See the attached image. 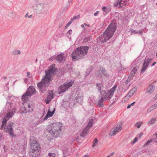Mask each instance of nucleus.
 Returning <instances> with one entry per match:
<instances>
[{
  "label": "nucleus",
  "instance_id": "f257e3e1",
  "mask_svg": "<svg viewBox=\"0 0 157 157\" xmlns=\"http://www.w3.org/2000/svg\"><path fill=\"white\" fill-rule=\"evenodd\" d=\"M55 64H52L49 67V69L47 72L45 71L46 75L45 77L43 78L41 82L38 83L37 86L43 93V90L46 88L49 85V83L51 79L52 75L55 73L56 69L55 68Z\"/></svg>",
  "mask_w": 157,
  "mask_h": 157
},
{
  "label": "nucleus",
  "instance_id": "f03ea898",
  "mask_svg": "<svg viewBox=\"0 0 157 157\" xmlns=\"http://www.w3.org/2000/svg\"><path fill=\"white\" fill-rule=\"evenodd\" d=\"M116 29V24L114 22H111L104 33L99 37L100 41L102 43L106 42L112 37Z\"/></svg>",
  "mask_w": 157,
  "mask_h": 157
},
{
  "label": "nucleus",
  "instance_id": "7ed1b4c3",
  "mask_svg": "<svg viewBox=\"0 0 157 157\" xmlns=\"http://www.w3.org/2000/svg\"><path fill=\"white\" fill-rule=\"evenodd\" d=\"M29 143L31 150L30 152V155L32 157H38L40 147L39 143L36 141L34 137L32 136L30 137Z\"/></svg>",
  "mask_w": 157,
  "mask_h": 157
},
{
  "label": "nucleus",
  "instance_id": "20e7f679",
  "mask_svg": "<svg viewBox=\"0 0 157 157\" xmlns=\"http://www.w3.org/2000/svg\"><path fill=\"white\" fill-rule=\"evenodd\" d=\"M89 47L87 46H81L78 48L72 54V59L78 60L87 54Z\"/></svg>",
  "mask_w": 157,
  "mask_h": 157
},
{
  "label": "nucleus",
  "instance_id": "39448f33",
  "mask_svg": "<svg viewBox=\"0 0 157 157\" xmlns=\"http://www.w3.org/2000/svg\"><path fill=\"white\" fill-rule=\"evenodd\" d=\"M49 5L44 1H39L36 5L35 11L37 14H44L47 13L49 10Z\"/></svg>",
  "mask_w": 157,
  "mask_h": 157
},
{
  "label": "nucleus",
  "instance_id": "423d86ee",
  "mask_svg": "<svg viewBox=\"0 0 157 157\" xmlns=\"http://www.w3.org/2000/svg\"><path fill=\"white\" fill-rule=\"evenodd\" d=\"M63 127V124L60 122L54 124L50 130L49 132L53 137H57L59 136V132L62 131Z\"/></svg>",
  "mask_w": 157,
  "mask_h": 157
},
{
  "label": "nucleus",
  "instance_id": "0eeeda50",
  "mask_svg": "<svg viewBox=\"0 0 157 157\" xmlns=\"http://www.w3.org/2000/svg\"><path fill=\"white\" fill-rule=\"evenodd\" d=\"M117 88V86L114 85L110 90H105L101 92V99L103 100H107L109 98H111L114 94Z\"/></svg>",
  "mask_w": 157,
  "mask_h": 157
},
{
  "label": "nucleus",
  "instance_id": "6e6552de",
  "mask_svg": "<svg viewBox=\"0 0 157 157\" xmlns=\"http://www.w3.org/2000/svg\"><path fill=\"white\" fill-rule=\"evenodd\" d=\"M73 83V82L71 81L67 83L66 82L63 85L60 86L58 88L59 94H61L68 90L69 88L72 86Z\"/></svg>",
  "mask_w": 157,
  "mask_h": 157
},
{
  "label": "nucleus",
  "instance_id": "1a4fd4ad",
  "mask_svg": "<svg viewBox=\"0 0 157 157\" xmlns=\"http://www.w3.org/2000/svg\"><path fill=\"white\" fill-rule=\"evenodd\" d=\"M122 129V125L120 124H117L111 130L109 135L111 136H113L121 131Z\"/></svg>",
  "mask_w": 157,
  "mask_h": 157
},
{
  "label": "nucleus",
  "instance_id": "9d476101",
  "mask_svg": "<svg viewBox=\"0 0 157 157\" xmlns=\"http://www.w3.org/2000/svg\"><path fill=\"white\" fill-rule=\"evenodd\" d=\"M13 115V113L12 111H10L6 114L5 118L3 119L2 121V124L0 127L1 130L3 129V127L6 126V124L7 122V120H9L11 118Z\"/></svg>",
  "mask_w": 157,
  "mask_h": 157
},
{
  "label": "nucleus",
  "instance_id": "9b49d317",
  "mask_svg": "<svg viewBox=\"0 0 157 157\" xmlns=\"http://www.w3.org/2000/svg\"><path fill=\"white\" fill-rule=\"evenodd\" d=\"M13 122H10L8 124L6 128H4V132H8L10 135L12 136H14L13 132Z\"/></svg>",
  "mask_w": 157,
  "mask_h": 157
},
{
  "label": "nucleus",
  "instance_id": "f8f14e48",
  "mask_svg": "<svg viewBox=\"0 0 157 157\" xmlns=\"http://www.w3.org/2000/svg\"><path fill=\"white\" fill-rule=\"evenodd\" d=\"M152 60V59H147L144 60L143 67L141 71V73H143L145 72L149 65V62L151 61Z\"/></svg>",
  "mask_w": 157,
  "mask_h": 157
},
{
  "label": "nucleus",
  "instance_id": "ddd939ff",
  "mask_svg": "<svg viewBox=\"0 0 157 157\" xmlns=\"http://www.w3.org/2000/svg\"><path fill=\"white\" fill-rule=\"evenodd\" d=\"M55 108L54 107H53L52 109L49 108L48 109V111L47 114L46 115L44 119V120H46L48 118L53 116L55 112Z\"/></svg>",
  "mask_w": 157,
  "mask_h": 157
},
{
  "label": "nucleus",
  "instance_id": "4468645a",
  "mask_svg": "<svg viewBox=\"0 0 157 157\" xmlns=\"http://www.w3.org/2000/svg\"><path fill=\"white\" fill-rule=\"evenodd\" d=\"M36 92L35 88L32 86H30L28 89L27 91L26 92V95H28L29 96H31Z\"/></svg>",
  "mask_w": 157,
  "mask_h": 157
},
{
  "label": "nucleus",
  "instance_id": "2eb2a0df",
  "mask_svg": "<svg viewBox=\"0 0 157 157\" xmlns=\"http://www.w3.org/2000/svg\"><path fill=\"white\" fill-rule=\"evenodd\" d=\"M99 74L98 76H100L101 77H103L104 76L106 77H108L109 75L106 72L105 69L102 68H100V70L98 71Z\"/></svg>",
  "mask_w": 157,
  "mask_h": 157
},
{
  "label": "nucleus",
  "instance_id": "dca6fc26",
  "mask_svg": "<svg viewBox=\"0 0 157 157\" xmlns=\"http://www.w3.org/2000/svg\"><path fill=\"white\" fill-rule=\"evenodd\" d=\"M67 56V54H60L57 56L56 57V60L57 61L60 62L65 60Z\"/></svg>",
  "mask_w": 157,
  "mask_h": 157
},
{
  "label": "nucleus",
  "instance_id": "f3484780",
  "mask_svg": "<svg viewBox=\"0 0 157 157\" xmlns=\"http://www.w3.org/2000/svg\"><path fill=\"white\" fill-rule=\"evenodd\" d=\"M155 90V86L152 84L150 85L147 89L146 92L149 94L152 93Z\"/></svg>",
  "mask_w": 157,
  "mask_h": 157
},
{
  "label": "nucleus",
  "instance_id": "a211bd4d",
  "mask_svg": "<svg viewBox=\"0 0 157 157\" xmlns=\"http://www.w3.org/2000/svg\"><path fill=\"white\" fill-rule=\"evenodd\" d=\"M128 4V1L126 0H121L118 4L119 6L123 7L126 6Z\"/></svg>",
  "mask_w": 157,
  "mask_h": 157
},
{
  "label": "nucleus",
  "instance_id": "6ab92c4d",
  "mask_svg": "<svg viewBox=\"0 0 157 157\" xmlns=\"http://www.w3.org/2000/svg\"><path fill=\"white\" fill-rule=\"evenodd\" d=\"M53 96L52 94H49L47 98L45 99V101L46 104H48L51 101V100L53 98Z\"/></svg>",
  "mask_w": 157,
  "mask_h": 157
},
{
  "label": "nucleus",
  "instance_id": "aec40b11",
  "mask_svg": "<svg viewBox=\"0 0 157 157\" xmlns=\"http://www.w3.org/2000/svg\"><path fill=\"white\" fill-rule=\"evenodd\" d=\"M139 68L137 66L133 68L131 70L130 74V75L134 76L136 73L137 70Z\"/></svg>",
  "mask_w": 157,
  "mask_h": 157
},
{
  "label": "nucleus",
  "instance_id": "412c9836",
  "mask_svg": "<svg viewBox=\"0 0 157 157\" xmlns=\"http://www.w3.org/2000/svg\"><path fill=\"white\" fill-rule=\"evenodd\" d=\"M102 10L103 12L107 13L111 10V8L109 7L103 6L102 8Z\"/></svg>",
  "mask_w": 157,
  "mask_h": 157
},
{
  "label": "nucleus",
  "instance_id": "4be33fe9",
  "mask_svg": "<svg viewBox=\"0 0 157 157\" xmlns=\"http://www.w3.org/2000/svg\"><path fill=\"white\" fill-rule=\"evenodd\" d=\"M28 109V112H32L33 111V105L32 103H29V104H28L27 105Z\"/></svg>",
  "mask_w": 157,
  "mask_h": 157
},
{
  "label": "nucleus",
  "instance_id": "5701e85b",
  "mask_svg": "<svg viewBox=\"0 0 157 157\" xmlns=\"http://www.w3.org/2000/svg\"><path fill=\"white\" fill-rule=\"evenodd\" d=\"M88 128H86L82 131L80 134V136L82 137H84L86 135L87 133L88 132Z\"/></svg>",
  "mask_w": 157,
  "mask_h": 157
},
{
  "label": "nucleus",
  "instance_id": "b1692460",
  "mask_svg": "<svg viewBox=\"0 0 157 157\" xmlns=\"http://www.w3.org/2000/svg\"><path fill=\"white\" fill-rule=\"evenodd\" d=\"M27 112H28V109H26L25 107L24 106H22L21 108V110L20 111V113H25Z\"/></svg>",
  "mask_w": 157,
  "mask_h": 157
},
{
  "label": "nucleus",
  "instance_id": "393cba45",
  "mask_svg": "<svg viewBox=\"0 0 157 157\" xmlns=\"http://www.w3.org/2000/svg\"><path fill=\"white\" fill-rule=\"evenodd\" d=\"M103 87V85L101 83H99L97 84V88L99 91H101Z\"/></svg>",
  "mask_w": 157,
  "mask_h": 157
},
{
  "label": "nucleus",
  "instance_id": "a878e982",
  "mask_svg": "<svg viewBox=\"0 0 157 157\" xmlns=\"http://www.w3.org/2000/svg\"><path fill=\"white\" fill-rule=\"evenodd\" d=\"M98 139L97 138H95L93 142V145H92V147H95L97 144L98 143Z\"/></svg>",
  "mask_w": 157,
  "mask_h": 157
},
{
  "label": "nucleus",
  "instance_id": "bb28decb",
  "mask_svg": "<svg viewBox=\"0 0 157 157\" xmlns=\"http://www.w3.org/2000/svg\"><path fill=\"white\" fill-rule=\"evenodd\" d=\"M93 122V121L92 120H90L88 123L87 126L86 128L89 129L92 126Z\"/></svg>",
  "mask_w": 157,
  "mask_h": 157
},
{
  "label": "nucleus",
  "instance_id": "cd10ccee",
  "mask_svg": "<svg viewBox=\"0 0 157 157\" xmlns=\"http://www.w3.org/2000/svg\"><path fill=\"white\" fill-rule=\"evenodd\" d=\"M156 109H157V108L156 106H155V105L154 104L153 105L151 106L150 108H149L147 109V111L148 112H150Z\"/></svg>",
  "mask_w": 157,
  "mask_h": 157
},
{
  "label": "nucleus",
  "instance_id": "c85d7f7f",
  "mask_svg": "<svg viewBox=\"0 0 157 157\" xmlns=\"http://www.w3.org/2000/svg\"><path fill=\"white\" fill-rule=\"evenodd\" d=\"M156 109H157V108L156 106H155V105L154 104L153 105L151 106L150 108H149L147 109V111L148 112H150Z\"/></svg>",
  "mask_w": 157,
  "mask_h": 157
},
{
  "label": "nucleus",
  "instance_id": "c756f323",
  "mask_svg": "<svg viewBox=\"0 0 157 157\" xmlns=\"http://www.w3.org/2000/svg\"><path fill=\"white\" fill-rule=\"evenodd\" d=\"M142 30H140L139 31H137L135 30H131V33L133 34H137V33H142Z\"/></svg>",
  "mask_w": 157,
  "mask_h": 157
},
{
  "label": "nucleus",
  "instance_id": "7c9ffc66",
  "mask_svg": "<svg viewBox=\"0 0 157 157\" xmlns=\"http://www.w3.org/2000/svg\"><path fill=\"white\" fill-rule=\"evenodd\" d=\"M143 123V122L142 121L138 122H137L135 124V126L137 127L138 128H139Z\"/></svg>",
  "mask_w": 157,
  "mask_h": 157
},
{
  "label": "nucleus",
  "instance_id": "2f4dec72",
  "mask_svg": "<svg viewBox=\"0 0 157 157\" xmlns=\"http://www.w3.org/2000/svg\"><path fill=\"white\" fill-rule=\"evenodd\" d=\"M29 96L28 95H26V93L25 94H24L22 95V100L23 101H25L27 100L28 99V97Z\"/></svg>",
  "mask_w": 157,
  "mask_h": 157
},
{
  "label": "nucleus",
  "instance_id": "473e14b6",
  "mask_svg": "<svg viewBox=\"0 0 157 157\" xmlns=\"http://www.w3.org/2000/svg\"><path fill=\"white\" fill-rule=\"evenodd\" d=\"M85 26L89 27L90 26V25L89 24H87L86 23H84V24H82L81 25V27L83 29L84 31H86L87 29H86L85 28Z\"/></svg>",
  "mask_w": 157,
  "mask_h": 157
},
{
  "label": "nucleus",
  "instance_id": "72a5a7b5",
  "mask_svg": "<svg viewBox=\"0 0 157 157\" xmlns=\"http://www.w3.org/2000/svg\"><path fill=\"white\" fill-rule=\"evenodd\" d=\"M138 140V138L137 137H135L133 140L130 143L132 145L136 143Z\"/></svg>",
  "mask_w": 157,
  "mask_h": 157
},
{
  "label": "nucleus",
  "instance_id": "f704fd0d",
  "mask_svg": "<svg viewBox=\"0 0 157 157\" xmlns=\"http://www.w3.org/2000/svg\"><path fill=\"white\" fill-rule=\"evenodd\" d=\"M156 121V120L155 118H153L149 121L148 123L150 124H153L155 123Z\"/></svg>",
  "mask_w": 157,
  "mask_h": 157
},
{
  "label": "nucleus",
  "instance_id": "c9c22d12",
  "mask_svg": "<svg viewBox=\"0 0 157 157\" xmlns=\"http://www.w3.org/2000/svg\"><path fill=\"white\" fill-rule=\"evenodd\" d=\"M130 98L131 97L129 96V94H127L123 99V101L125 102L128 101Z\"/></svg>",
  "mask_w": 157,
  "mask_h": 157
},
{
  "label": "nucleus",
  "instance_id": "e433bc0d",
  "mask_svg": "<svg viewBox=\"0 0 157 157\" xmlns=\"http://www.w3.org/2000/svg\"><path fill=\"white\" fill-rule=\"evenodd\" d=\"M153 140V139H151L149 140H148L147 143L144 144V146L145 147L149 145L150 144V143L152 142Z\"/></svg>",
  "mask_w": 157,
  "mask_h": 157
},
{
  "label": "nucleus",
  "instance_id": "4c0bfd02",
  "mask_svg": "<svg viewBox=\"0 0 157 157\" xmlns=\"http://www.w3.org/2000/svg\"><path fill=\"white\" fill-rule=\"evenodd\" d=\"M133 77V76L130 74L126 80V82H130L132 79Z\"/></svg>",
  "mask_w": 157,
  "mask_h": 157
},
{
  "label": "nucleus",
  "instance_id": "58836bf2",
  "mask_svg": "<svg viewBox=\"0 0 157 157\" xmlns=\"http://www.w3.org/2000/svg\"><path fill=\"white\" fill-rule=\"evenodd\" d=\"M136 88H132L130 91L129 92H130L131 93H132V94L133 95V94H134V93L136 92Z\"/></svg>",
  "mask_w": 157,
  "mask_h": 157
},
{
  "label": "nucleus",
  "instance_id": "ea45409f",
  "mask_svg": "<svg viewBox=\"0 0 157 157\" xmlns=\"http://www.w3.org/2000/svg\"><path fill=\"white\" fill-rule=\"evenodd\" d=\"M49 157H56V154L54 153L50 152L48 154Z\"/></svg>",
  "mask_w": 157,
  "mask_h": 157
},
{
  "label": "nucleus",
  "instance_id": "a19ab883",
  "mask_svg": "<svg viewBox=\"0 0 157 157\" xmlns=\"http://www.w3.org/2000/svg\"><path fill=\"white\" fill-rule=\"evenodd\" d=\"M80 17L78 15L77 16H74L73 18L71 19V20L73 21L74 20L77 18H79Z\"/></svg>",
  "mask_w": 157,
  "mask_h": 157
},
{
  "label": "nucleus",
  "instance_id": "79ce46f5",
  "mask_svg": "<svg viewBox=\"0 0 157 157\" xmlns=\"http://www.w3.org/2000/svg\"><path fill=\"white\" fill-rule=\"evenodd\" d=\"M32 75H31L30 73L29 72H27V77L28 78H29L31 77Z\"/></svg>",
  "mask_w": 157,
  "mask_h": 157
},
{
  "label": "nucleus",
  "instance_id": "37998d69",
  "mask_svg": "<svg viewBox=\"0 0 157 157\" xmlns=\"http://www.w3.org/2000/svg\"><path fill=\"white\" fill-rule=\"evenodd\" d=\"M72 22V21L71 20L70 21H69L67 24L66 26V28L68 27L71 24Z\"/></svg>",
  "mask_w": 157,
  "mask_h": 157
},
{
  "label": "nucleus",
  "instance_id": "c03bdc74",
  "mask_svg": "<svg viewBox=\"0 0 157 157\" xmlns=\"http://www.w3.org/2000/svg\"><path fill=\"white\" fill-rule=\"evenodd\" d=\"M21 52L19 50H16L15 51V54H19Z\"/></svg>",
  "mask_w": 157,
  "mask_h": 157
},
{
  "label": "nucleus",
  "instance_id": "a18cd8bd",
  "mask_svg": "<svg viewBox=\"0 0 157 157\" xmlns=\"http://www.w3.org/2000/svg\"><path fill=\"white\" fill-rule=\"evenodd\" d=\"M68 33L69 34V35H71L72 33V30L71 29L68 32Z\"/></svg>",
  "mask_w": 157,
  "mask_h": 157
},
{
  "label": "nucleus",
  "instance_id": "49530a36",
  "mask_svg": "<svg viewBox=\"0 0 157 157\" xmlns=\"http://www.w3.org/2000/svg\"><path fill=\"white\" fill-rule=\"evenodd\" d=\"M14 14L13 13H12V12H10L9 13V15H10V16H14Z\"/></svg>",
  "mask_w": 157,
  "mask_h": 157
},
{
  "label": "nucleus",
  "instance_id": "de8ad7c7",
  "mask_svg": "<svg viewBox=\"0 0 157 157\" xmlns=\"http://www.w3.org/2000/svg\"><path fill=\"white\" fill-rule=\"evenodd\" d=\"M99 13V11H96L94 14V15L95 16H97L98 13Z\"/></svg>",
  "mask_w": 157,
  "mask_h": 157
},
{
  "label": "nucleus",
  "instance_id": "09e8293b",
  "mask_svg": "<svg viewBox=\"0 0 157 157\" xmlns=\"http://www.w3.org/2000/svg\"><path fill=\"white\" fill-rule=\"evenodd\" d=\"M128 94H129V96H130V97H131L133 95L132 94V93H131L130 92H129Z\"/></svg>",
  "mask_w": 157,
  "mask_h": 157
},
{
  "label": "nucleus",
  "instance_id": "8fccbe9b",
  "mask_svg": "<svg viewBox=\"0 0 157 157\" xmlns=\"http://www.w3.org/2000/svg\"><path fill=\"white\" fill-rule=\"evenodd\" d=\"M29 13H26V15L25 16V17H29Z\"/></svg>",
  "mask_w": 157,
  "mask_h": 157
},
{
  "label": "nucleus",
  "instance_id": "3c124183",
  "mask_svg": "<svg viewBox=\"0 0 157 157\" xmlns=\"http://www.w3.org/2000/svg\"><path fill=\"white\" fill-rule=\"evenodd\" d=\"M135 102H132V103L130 105H131V106H133V105H134L135 104Z\"/></svg>",
  "mask_w": 157,
  "mask_h": 157
},
{
  "label": "nucleus",
  "instance_id": "603ef678",
  "mask_svg": "<svg viewBox=\"0 0 157 157\" xmlns=\"http://www.w3.org/2000/svg\"><path fill=\"white\" fill-rule=\"evenodd\" d=\"M156 63V62H154L151 65L152 66H154L155 64Z\"/></svg>",
  "mask_w": 157,
  "mask_h": 157
},
{
  "label": "nucleus",
  "instance_id": "864d4df0",
  "mask_svg": "<svg viewBox=\"0 0 157 157\" xmlns=\"http://www.w3.org/2000/svg\"><path fill=\"white\" fill-rule=\"evenodd\" d=\"M82 157H89V155H86Z\"/></svg>",
  "mask_w": 157,
  "mask_h": 157
},
{
  "label": "nucleus",
  "instance_id": "5fc2aeb1",
  "mask_svg": "<svg viewBox=\"0 0 157 157\" xmlns=\"http://www.w3.org/2000/svg\"><path fill=\"white\" fill-rule=\"evenodd\" d=\"M32 15H30L29 17H28L29 18H31L32 17Z\"/></svg>",
  "mask_w": 157,
  "mask_h": 157
},
{
  "label": "nucleus",
  "instance_id": "6e6d98bb",
  "mask_svg": "<svg viewBox=\"0 0 157 157\" xmlns=\"http://www.w3.org/2000/svg\"><path fill=\"white\" fill-rule=\"evenodd\" d=\"M155 99H157V94L155 95Z\"/></svg>",
  "mask_w": 157,
  "mask_h": 157
},
{
  "label": "nucleus",
  "instance_id": "4d7b16f0",
  "mask_svg": "<svg viewBox=\"0 0 157 157\" xmlns=\"http://www.w3.org/2000/svg\"><path fill=\"white\" fill-rule=\"evenodd\" d=\"M131 105H128L127 107V108H130L131 107Z\"/></svg>",
  "mask_w": 157,
  "mask_h": 157
},
{
  "label": "nucleus",
  "instance_id": "13d9d810",
  "mask_svg": "<svg viewBox=\"0 0 157 157\" xmlns=\"http://www.w3.org/2000/svg\"><path fill=\"white\" fill-rule=\"evenodd\" d=\"M142 135H143V133H140V137L142 136Z\"/></svg>",
  "mask_w": 157,
  "mask_h": 157
},
{
  "label": "nucleus",
  "instance_id": "bf43d9fd",
  "mask_svg": "<svg viewBox=\"0 0 157 157\" xmlns=\"http://www.w3.org/2000/svg\"><path fill=\"white\" fill-rule=\"evenodd\" d=\"M155 106H156V108H157V102L155 104Z\"/></svg>",
  "mask_w": 157,
  "mask_h": 157
},
{
  "label": "nucleus",
  "instance_id": "052dcab7",
  "mask_svg": "<svg viewBox=\"0 0 157 157\" xmlns=\"http://www.w3.org/2000/svg\"><path fill=\"white\" fill-rule=\"evenodd\" d=\"M155 135L157 137V134H156Z\"/></svg>",
  "mask_w": 157,
  "mask_h": 157
},
{
  "label": "nucleus",
  "instance_id": "680f3d73",
  "mask_svg": "<svg viewBox=\"0 0 157 157\" xmlns=\"http://www.w3.org/2000/svg\"><path fill=\"white\" fill-rule=\"evenodd\" d=\"M113 153H112V154H111V155H113Z\"/></svg>",
  "mask_w": 157,
  "mask_h": 157
},
{
  "label": "nucleus",
  "instance_id": "e2e57ef3",
  "mask_svg": "<svg viewBox=\"0 0 157 157\" xmlns=\"http://www.w3.org/2000/svg\"><path fill=\"white\" fill-rule=\"evenodd\" d=\"M107 157H110V156H108Z\"/></svg>",
  "mask_w": 157,
  "mask_h": 157
},
{
  "label": "nucleus",
  "instance_id": "0e129e2a",
  "mask_svg": "<svg viewBox=\"0 0 157 157\" xmlns=\"http://www.w3.org/2000/svg\"><path fill=\"white\" fill-rule=\"evenodd\" d=\"M155 142H156L157 143V141H155Z\"/></svg>",
  "mask_w": 157,
  "mask_h": 157
}]
</instances>
